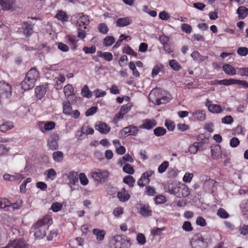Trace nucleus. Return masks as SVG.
<instances>
[{"label":"nucleus","instance_id":"nucleus-17","mask_svg":"<svg viewBox=\"0 0 248 248\" xmlns=\"http://www.w3.org/2000/svg\"><path fill=\"white\" fill-rule=\"evenodd\" d=\"M33 25L28 22H24L22 25L23 32L27 37L33 33Z\"/></svg>","mask_w":248,"mask_h":248},{"label":"nucleus","instance_id":"nucleus-56","mask_svg":"<svg viewBox=\"0 0 248 248\" xmlns=\"http://www.w3.org/2000/svg\"><path fill=\"white\" fill-rule=\"evenodd\" d=\"M198 142H194L189 147V152L191 154H196L198 150Z\"/></svg>","mask_w":248,"mask_h":248},{"label":"nucleus","instance_id":"nucleus-57","mask_svg":"<svg viewBox=\"0 0 248 248\" xmlns=\"http://www.w3.org/2000/svg\"><path fill=\"white\" fill-rule=\"evenodd\" d=\"M98 29L101 33L107 34L108 31V29L105 23H100L98 25Z\"/></svg>","mask_w":248,"mask_h":248},{"label":"nucleus","instance_id":"nucleus-40","mask_svg":"<svg viewBox=\"0 0 248 248\" xmlns=\"http://www.w3.org/2000/svg\"><path fill=\"white\" fill-rule=\"evenodd\" d=\"M66 37L71 46V49L73 50L76 49L77 47L76 37L75 36L67 35Z\"/></svg>","mask_w":248,"mask_h":248},{"label":"nucleus","instance_id":"nucleus-33","mask_svg":"<svg viewBox=\"0 0 248 248\" xmlns=\"http://www.w3.org/2000/svg\"><path fill=\"white\" fill-rule=\"evenodd\" d=\"M154 174L153 170H148L143 173L140 178L144 181V183L146 185L149 184L150 183L149 177Z\"/></svg>","mask_w":248,"mask_h":248},{"label":"nucleus","instance_id":"nucleus-16","mask_svg":"<svg viewBox=\"0 0 248 248\" xmlns=\"http://www.w3.org/2000/svg\"><path fill=\"white\" fill-rule=\"evenodd\" d=\"M95 129L102 134H107L110 130V128L105 123H99L95 125Z\"/></svg>","mask_w":248,"mask_h":248},{"label":"nucleus","instance_id":"nucleus-37","mask_svg":"<svg viewBox=\"0 0 248 248\" xmlns=\"http://www.w3.org/2000/svg\"><path fill=\"white\" fill-rule=\"evenodd\" d=\"M171 97L170 94L165 96H161V98H159L155 100V104L159 105L161 104H166L169 102Z\"/></svg>","mask_w":248,"mask_h":248},{"label":"nucleus","instance_id":"nucleus-18","mask_svg":"<svg viewBox=\"0 0 248 248\" xmlns=\"http://www.w3.org/2000/svg\"><path fill=\"white\" fill-rule=\"evenodd\" d=\"M117 197L119 201L124 202L130 199V195L125 188H123L121 190L118 192Z\"/></svg>","mask_w":248,"mask_h":248},{"label":"nucleus","instance_id":"nucleus-10","mask_svg":"<svg viewBox=\"0 0 248 248\" xmlns=\"http://www.w3.org/2000/svg\"><path fill=\"white\" fill-rule=\"evenodd\" d=\"M66 175L67 176V180L68 181V185L73 190V186L78 182V173L76 171H71L66 174Z\"/></svg>","mask_w":248,"mask_h":248},{"label":"nucleus","instance_id":"nucleus-61","mask_svg":"<svg viewBox=\"0 0 248 248\" xmlns=\"http://www.w3.org/2000/svg\"><path fill=\"white\" fill-rule=\"evenodd\" d=\"M233 118L230 115H227L223 117L222 120V123L224 124H231L233 122Z\"/></svg>","mask_w":248,"mask_h":248},{"label":"nucleus","instance_id":"nucleus-54","mask_svg":"<svg viewBox=\"0 0 248 248\" xmlns=\"http://www.w3.org/2000/svg\"><path fill=\"white\" fill-rule=\"evenodd\" d=\"M79 179L80 183L85 186L88 184L89 181L86 175L84 173H80L78 176V179Z\"/></svg>","mask_w":248,"mask_h":248},{"label":"nucleus","instance_id":"nucleus-34","mask_svg":"<svg viewBox=\"0 0 248 248\" xmlns=\"http://www.w3.org/2000/svg\"><path fill=\"white\" fill-rule=\"evenodd\" d=\"M140 213L143 216H150L152 215V211L148 205H143L140 208Z\"/></svg>","mask_w":248,"mask_h":248},{"label":"nucleus","instance_id":"nucleus-1","mask_svg":"<svg viewBox=\"0 0 248 248\" xmlns=\"http://www.w3.org/2000/svg\"><path fill=\"white\" fill-rule=\"evenodd\" d=\"M52 223L51 217L45 216L43 218L38 220L31 227V232L33 233L35 239H41L46 235V230Z\"/></svg>","mask_w":248,"mask_h":248},{"label":"nucleus","instance_id":"nucleus-45","mask_svg":"<svg viewBox=\"0 0 248 248\" xmlns=\"http://www.w3.org/2000/svg\"><path fill=\"white\" fill-rule=\"evenodd\" d=\"M170 67L174 71H179L181 69L180 64L175 60H171L169 62Z\"/></svg>","mask_w":248,"mask_h":248},{"label":"nucleus","instance_id":"nucleus-39","mask_svg":"<svg viewBox=\"0 0 248 248\" xmlns=\"http://www.w3.org/2000/svg\"><path fill=\"white\" fill-rule=\"evenodd\" d=\"M81 95L85 97L90 98L92 96V92L89 89L87 85H84L81 92Z\"/></svg>","mask_w":248,"mask_h":248},{"label":"nucleus","instance_id":"nucleus-31","mask_svg":"<svg viewBox=\"0 0 248 248\" xmlns=\"http://www.w3.org/2000/svg\"><path fill=\"white\" fill-rule=\"evenodd\" d=\"M93 233L96 236V239L98 241H102L104 240L106 232L103 230L98 229H94L93 231Z\"/></svg>","mask_w":248,"mask_h":248},{"label":"nucleus","instance_id":"nucleus-49","mask_svg":"<svg viewBox=\"0 0 248 248\" xmlns=\"http://www.w3.org/2000/svg\"><path fill=\"white\" fill-rule=\"evenodd\" d=\"M129 67L132 71L133 75L136 77H139L140 75L139 72L137 70L135 64L133 62H130L129 63Z\"/></svg>","mask_w":248,"mask_h":248},{"label":"nucleus","instance_id":"nucleus-48","mask_svg":"<svg viewBox=\"0 0 248 248\" xmlns=\"http://www.w3.org/2000/svg\"><path fill=\"white\" fill-rule=\"evenodd\" d=\"M169 162L167 161H164L162 163L158 168V171L160 173L164 172L169 166Z\"/></svg>","mask_w":248,"mask_h":248},{"label":"nucleus","instance_id":"nucleus-24","mask_svg":"<svg viewBox=\"0 0 248 248\" xmlns=\"http://www.w3.org/2000/svg\"><path fill=\"white\" fill-rule=\"evenodd\" d=\"M216 182L213 179L209 178L205 180L203 187V188L207 191L213 190V188L215 186Z\"/></svg>","mask_w":248,"mask_h":248},{"label":"nucleus","instance_id":"nucleus-6","mask_svg":"<svg viewBox=\"0 0 248 248\" xmlns=\"http://www.w3.org/2000/svg\"><path fill=\"white\" fill-rule=\"evenodd\" d=\"M93 178L96 181L104 182L108 178L109 172L108 171H101L96 170L91 172Z\"/></svg>","mask_w":248,"mask_h":248},{"label":"nucleus","instance_id":"nucleus-5","mask_svg":"<svg viewBox=\"0 0 248 248\" xmlns=\"http://www.w3.org/2000/svg\"><path fill=\"white\" fill-rule=\"evenodd\" d=\"M20 204L16 203H11L6 198L0 199V208L3 209L5 211H13L18 209Z\"/></svg>","mask_w":248,"mask_h":248},{"label":"nucleus","instance_id":"nucleus-14","mask_svg":"<svg viewBox=\"0 0 248 248\" xmlns=\"http://www.w3.org/2000/svg\"><path fill=\"white\" fill-rule=\"evenodd\" d=\"M139 131L138 128L137 126L133 125H129L127 127H124L121 131L122 133L124 134L125 135H132L136 136Z\"/></svg>","mask_w":248,"mask_h":248},{"label":"nucleus","instance_id":"nucleus-32","mask_svg":"<svg viewBox=\"0 0 248 248\" xmlns=\"http://www.w3.org/2000/svg\"><path fill=\"white\" fill-rule=\"evenodd\" d=\"M55 17L62 22L67 21L69 18L68 16L63 11H59L55 16Z\"/></svg>","mask_w":248,"mask_h":248},{"label":"nucleus","instance_id":"nucleus-4","mask_svg":"<svg viewBox=\"0 0 248 248\" xmlns=\"http://www.w3.org/2000/svg\"><path fill=\"white\" fill-rule=\"evenodd\" d=\"M190 244L192 248H207L208 243L200 233H196L192 237Z\"/></svg>","mask_w":248,"mask_h":248},{"label":"nucleus","instance_id":"nucleus-60","mask_svg":"<svg viewBox=\"0 0 248 248\" xmlns=\"http://www.w3.org/2000/svg\"><path fill=\"white\" fill-rule=\"evenodd\" d=\"M137 240L140 244L142 245L145 244L146 241L145 236L140 233L137 234Z\"/></svg>","mask_w":248,"mask_h":248},{"label":"nucleus","instance_id":"nucleus-19","mask_svg":"<svg viewBox=\"0 0 248 248\" xmlns=\"http://www.w3.org/2000/svg\"><path fill=\"white\" fill-rule=\"evenodd\" d=\"M35 83L32 81L28 79L27 78L25 77L24 80L21 82V86L22 89L24 91H27L31 89H32L35 86Z\"/></svg>","mask_w":248,"mask_h":248},{"label":"nucleus","instance_id":"nucleus-22","mask_svg":"<svg viewBox=\"0 0 248 248\" xmlns=\"http://www.w3.org/2000/svg\"><path fill=\"white\" fill-rule=\"evenodd\" d=\"M132 20L129 17L119 18L116 21L117 26L118 27H124L131 24Z\"/></svg>","mask_w":248,"mask_h":248},{"label":"nucleus","instance_id":"nucleus-42","mask_svg":"<svg viewBox=\"0 0 248 248\" xmlns=\"http://www.w3.org/2000/svg\"><path fill=\"white\" fill-rule=\"evenodd\" d=\"M166 132V130L162 127H157L154 130V134L157 137L164 136Z\"/></svg>","mask_w":248,"mask_h":248},{"label":"nucleus","instance_id":"nucleus-2","mask_svg":"<svg viewBox=\"0 0 248 248\" xmlns=\"http://www.w3.org/2000/svg\"><path fill=\"white\" fill-rule=\"evenodd\" d=\"M130 246V240L124 236L116 235L109 242L110 248H129Z\"/></svg>","mask_w":248,"mask_h":248},{"label":"nucleus","instance_id":"nucleus-58","mask_svg":"<svg viewBox=\"0 0 248 248\" xmlns=\"http://www.w3.org/2000/svg\"><path fill=\"white\" fill-rule=\"evenodd\" d=\"M182 229L186 232H190L193 230V227L189 221H185L182 226Z\"/></svg>","mask_w":248,"mask_h":248},{"label":"nucleus","instance_id":"nucleus-47","mask_svg":"<svg viewBox=\"0 0 248 248\" xmlns=\"http://www.w3.org/2000/svg\"><path fill=\"white\" fill-rule=\"evenodd\" d=\"M13 127L12 124L8 122L4 123L0 125V131L2 132H4L8 130L11 129Z\"/></svg>","mask_w":248,"mask_h":248},{"label":"nucleus","instance_id":"nucleus-26","mask_svg":"<svg viewBox=\"0 0 248 248\" xmlns=\"http://www.w3.org/2000/svg\"><path fill=\"white\" fill-rule=\"evenodd\" d=\"M237 14L238 15L239 19H244L248 15V9L243 6H240L237 10Z\"/></svg>","mask_w":248,"mask_h":248},{"label":"nucleus","instance_id":"nucleus-11","mask_svg":"<svg viewBox=\"0 0 248 248\" xmlns=\"http://www.w3.org/2000/svg\"><path fill=\"white\" fill-rule=\"evenodd\" d=\"M157 125V122L155 119H146L143 120L142 124L140 125L139 128L150 130Z\"/></svg>","mask_w":248,"mask_h":248},{"label":"nucleus","instance_id":"nucleus-20","mask_svg":"<svg viewBox=\"0 0 248 248\" xmlns=\"http://www.w3.org/2000/svg\"><path fill=\"white\" fill-rule=\"evenodd\" d=\"M15 0H0V5L3 10L11 9L15 3Z\"/></svg>","mask_w":248,"mask_h":248},{"label":"nucleus","instance_id":"nucleus-62","mask_svg":"<svg viewBox=\"0 0 248 248\" xmlns=\"http://www.w3.org/2000/svg\"><path fill=\"white\" fill-rule=\"evenodd\" d=\"M97 108L96 107H92L86 110L85 115L87 117L93 115L97 112Z\"/></svg>","mask_w":248,"mask_h":248},{"label":"nucleus","instance_id":"nucleus-25","mask_svg":"<svg viewBox=\"0 0 248 248\" xmlns=\"http://www.w3.org/2000/svg\"><path fill=\"white\" fill-rule=\"evenodd\" d=\"M205 105L208 107L209 111L212 113H218L222 111V108L219 105L209 104L207 102Z\"/></svg>","mask_w":248,"mask_h":248},{"label":"nucleus","instance_id":"nucleus-50","mask_svg":"<svg viewBox=\"0 0 248 248\" xmlns=\"http://www.w3.org/2000/svg\"><path fill=\"white\" fill-rule=\"evenodd\" d=\"M123 171L124 172H125V173H126L127 174H133L134 173V168L129 164H125L124 166V167L123 168Z\"/></svg>","mask_w":248,"mask_h":248},{"label":"nucleus","instance_id":"nucleus-21","mask_svg":"<svg viewBox=\"0 0 248 248\" xmlns=\"http://www.w3.org/2000/svg\"><path fill=\"white\" fill-rule=\"evenodd\" d=\"M192 116L196 120L200 121H204L206 118L205 112L203 110L198 109L192 113Z\"/></svg>","mask_w":248,"mask_h":248},{"label":"nucleus","instance_id":"nucleus-46","mask_svg":"<svg viewBox=\"0 0 248 248\" xmlns=\"http://www.w3.org/2000/svg\"><path fill=\"white\" fill-rule=\"evenodd\" d=\"M217 214L218 217L223 219H226L229 217V214L222 208L218 209Z\"/></svg>","mask_w":248,"mask_h":248},{"label":"nucleus","instance_id":"nucleus-38","mask_svg":"<svg viewBox=\"0 0 248 248\" xmlns=\"http://www.w3.org/2000/svg\"><path fill=\"white\" fill-rule=\"evenodd\" d=\"M52 157L55 162H60L63 159V154L61 151H56L53 153Z\"/></svg>","mask_w":248,"mask_h":248},{"label":"nucleus","instance_id":"nucleus-15","mask_svg":"<svg viewBox=\"0 0 248 248\" xmlns=\"http://www.w3.org/2000/svg\"><path fill=\"white\" fill-rule=\"evenodd\" d=\"M212 157L214 159H217L221 156V146L218 144H213L211 146Z\"/></svg>","mask_w":248,"mask_h":248},{"label":"nucleus","instance_id":"nucleus-8","mask_svg":"<svg viewBox=\"0 0 248 248\" xmlns=\"http://www.w3.org/2000/svg\"><path fill=\"white\" fill-rule=\"evenodd\" d=\"M29 245L21 239L10 241L5 247L2 248H28Z\"/></svg>","mask_w":248,"mask_h":248},{"label":"nucleus","instance_id":"nucleus-43","mask_svg":"<svg viewBox=\"0 0 248 248\" xmlns=\"http://www.w3.org/2000/svg\"><path fill=\"white\" fill-rule=\"evenodd\" d=\"M115 41V38L111 36H108L104 39V45L106 46H111Z\"/></svg>","mask_w":248,"mask_h":248},{"label":"nucleus","instance_id":"nucleus-28","mask_svg":"<svg viewBox=\"0 0 248 248\" xmlns=\"http://www.w3.org/2000/svg\"><path fill=\"white\" fill-rule=\"evenodd\" d=\"M224 72L229 75H234L236 74V70L234 67L229 64H224L222 67Z\"/></svg>","mask_w":248,"mask_h":248},{"label":"nucleus","instance_id":"nucleus-55","mask_svg":"<svg viewBox=\"0 0 248 248\" xmlns=\"http://www.w3.org/2000/svg\"><path fill=\"white\" fill-rule=\"evenodd\" d=\"M62 205L58 202H55L51 205L50 209L54 212H57L62 209Z\"/></svg>","mask_w":248,"mask_h":248},{"label":"nucleus","instance_id":"nucleus-36","mask_svg":"<svg viewBox=\"0 0 248 248\" xmlns=\"http://www.w3.org/2000/svg\"><path fill=\"white\" fill-rule=\"evenodd\" d=\"M72 106L69 101L63 103V112L66 115H70L71 114Z\"/></svg>","mask_w":248,"mask_h":248},{"label":"nucleus","instance_id":"nucleus-13","mask_svg":"<svg viewBox=\"0 0 248 248\" xmlns=\"http://www.w3.org/2000/svg\"><path fill=\"white\" fill-rule=\"evenodd\" d=\"M39 77V73L35 67L31 68L27 73L26 77L35 83L37 78Z\"/></svg>","mask_w":248,"mask_h":248},{"label":"nucleus","instance_id":"nucleus-35","mask_svg":"<svg viewBox=\"0 0 248 248\" xmlns=\"http://www.w3.org/2000/svg\"><path fill=\"white\" fill-rule=\"evenodd\" d=\"M164 92L163 90L161 89H159L158 88L153 89L151 93H150V96H154L155 98V100L159 98H161L162 93Z\"/></svg>","mask_w":248,"mask_h":248},{"label":"nucleus","instance_id":"nucleus-7","mask_svg":"<svg viewBox=\"0 0 248 248\" xmlns=\"http://www.w3.org/2000/svg\"><path fill=\"white\" fill-rule=\"evenodd\" d=\"M11 86L3 80L0 81V97L8 98L11 96Z\"/></svg>","mask_w":248,"mask_h":248},{"label":"nucleus","instance_id":"nucleus-30","mask_svg":"<svg viewBox=\"0 0 248 248\" xmlns=\"http://www.w3.org/2000/svg\"><path fill=\"white\" fill-rule=\"evenodd\" d=\"M89 22V16L86 15H82L78 18L77 24H78V26L80 27L82 26V25L85 26L84 29H86L85 26L88 25Z\"/></svg>","mask_w":248,"mask_h":248},{"label":"nucleus","instance_id":"nucleus-44","mask_svg":"<svg viewBox=\"0 0 248 248\" xmlns=\"http://www.w3.org/2000/svg\"><path fill=\"white\" fill-rule=\"evenodd\" d=\"M123 182L132 187L134 186L135 180L132 176L128 175L124 178Z\"/></svg>","mask_w":248,"mask_h":248},{"label":"nucleus","instance_id":"nucleus-51","mask_svg":"<svg viewBox=\"0 0 248 248\" xmlns=\"http://www.w3.org/2000/svg\"><path fill=\"white\" fill-rule=\"evenodd\" d=\"M42 124H44V128L46 130H50L54 128L55 126V123L53 122H47V123H45L42 122L41 123Z\"/></svg>","mask_w":248,"mask_h":248},{"label":"nucleus","instance_id":"nucleus-53","mask_svg":"<svg viewBox=\"0 0 248 248\" xmlns=\"http://www.w3.org/2000/svg\"><path fill=\"white\" fill-rule=\"evenodd\" d=\"M181 28L183 32L187 34L190 33L192 30L191 26L186 23L182 24Z\"/></svg>","mask_w":248,"mask_h":248},{"label":"nucleus","instance_id":"nucleus-27","mask_svg":"<svg viewBox=\"0 0 248 248\" xmlns=\"http://www.w3.org/2000/svg\"><path fill=\"white\" fill-rule=\"evenodd\" d=\"M78 133H80L79 135H78V134L77 135L78 136V139L81 140V139L80 138L82 137V134H86L92 135L94 133V130L92 128L89 127L88 126L84 125L82 127L81 131H78Z\"/></svg>","mask_w":248,"mask_h":248},{"label":"nucleus","instance_id":"nucleus-59","mask_svg":"<svg viewBox=\"0 0 248 248\" xmlns=\"http://www.w3.org/2000/svg\"><path fill=\"white\" fill-rule=\"evenodd\" d=\"M145 192L148 196H154L156 194L155 189L151 186L146 187Z\"/></svg>","mask_w":248,"mask_h":248},{"label":"nucleus","instance_id":"nucleus-23","mask_svg":"<svg viewBox=\"0 0 248 248\" xmlns=\"http://www.w3.org/2000/svg\"><path fill=\"white\" fill-rule=\"evenodd\" d=\"M191 56L194 61L199 63L202 62L204 60H207L208 58L207 56L201 55L200 53L197 51L193 52L191 54Z\"/></svg>","mask_w":248,"mask_h":248},{"label":"nucleus","instance_id":"nucleus-52","mask_svg":"<svg viewBox=\"0 0 248 248\" xmlns=\"http://www.w3.org/2000/svg\"><path fill=\"white\" fill-rule=\"evenodd\" d=\"M237 53L240 56H246L248 54V48L246 47H240L237 50Z\"/></svg>","mask_w":248,"mask_h":248},{"label":"nucleus","instance_id":"nucleus-41","mask_svg":"<svg viewBox=\"0 0 248 248\" xmlns=\"http://www.w3.org/2000/svg\"><path fill=\"white\" fill-rule=\"evenodd\" d=\"M63 92L65 96L69 97L74 92V88L70 84H67L63 88Z\"/></svg>","mask_w":248,"mask_h":248},{"label":"nucleus","instance_id":"nucleus-29","mask_svg":"<svg viewBox=\"0 0 248 248\" xmlns=\"http://www.w3.org/2000/svg\"><path fill=\"white\" fill-rule=\"evenodd\" d=\"M97 54L98 57L102 58L108 62L112 61L113 59V55L110 52H102V51H99L97 52Z\"/></svg>","mask_w":248,"mask_h":248},{"label":"nucleus","instance_id":"nucleus-9","mask_svg":"<svg viewBox=\"0 0 248 248\" xmlns=\"http://www.w3.org/2000/svg\"><path fill=\"white\" fill-rule=\"evenodd\" d=\"M59 140V135L57 133H53L48 140L47 145L49 148L52 150L58 149Z\"/></svg>","mask_w":248,"mask_h":248},{"label":"nucleus","instance_id":"nucleus-63","mask_svg":"<svg viewBox=\"0 0 248 248\" xmlns=\"http://www.w3.org/2000/svg\"><path fill=\"white\" fill-rule=\"evenodd\" d=\"M83 51L86 54H93L96 51V48L94 46H92L91 47L84 46L83 48Z\"/></svg>","mask_w":248,"mask_h":248},{"label":"nucleus","instance_id":"nucleus-64","mask_svg":"<svg viewBox=\"0 0 248 248\" xmlns=\"http://www.w3.org/2000/svg\"><path fill=\"white\" fill-rule=\"evenodd\" d=\"M58 48L63 52H67L69 50V47L66 45L60 42L58 44Z\"/></svg>","mask_w":248,"mask_h":248},{"label":"nucleus","instance_id":"nucleus-12","mask_svg":"<svg viewBox=\"0 0 248 248\" xmlns=\"http://www.w3.org/2000/svg\"><path fill=\"white\" fill-rule=\"evenodd\" d=\"M48 84H45L37 86L35 88V94L37 98L41 99L46 94L47 90L48 89Z\"/></svg>","mask_w":248,"mask_h":248},{"label":"nucleus","instance_id":"nucleus-3","mask_svg":"<svg viewBox=\"0 0 248 248\" xmlns=\"http://www.w3.org/2000/svg\"><path fill=\"white\" fill-rule=\"evenodd\" d=\"M169 192L178 198L186 197L190 194L188 187L182 184H179L178 186H173L169 189Z\"/></svg>","mask_w":248,"mask_h":248}]
</instances>
